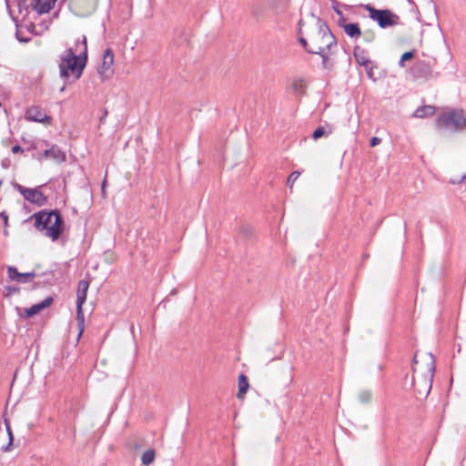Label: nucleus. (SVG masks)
<instances>
[{
	"label": "nucleus",
	"instance_id": "ddd939ff",
	"mask_svg": "<svg viewBox=\"0 0 466 466\" xmlns=\"http://www.w3.org/2000/svg\"><path fill=\"white\" fill-rule=\"evenodd\" d=\"M43 155L46 158L52 159L58 164L66 159V153L56 145H53L49 149L45 150Z\"/></svg>",
	"mask_w": 466,
	"mask_h": 466
},
{
	"label": "nucleus",
	"instance_id": "423d86ee",
	"mask_svg": "<svg viewBox=\"0 0 466 466\" xmlns=\"http://www.w3.org/2000/svg\"><path fill=\"white\" fill-rule=\"evenodd\" d=\"M363 7L369 12V16L376 21L380 28L393 26L399 24V15L393 14L389 9L379 10L370 5H365Z\"/></svg>",
	"mask_w": 466,
	"mask_h": 466
},
{
	"label": "nucleus",
	"instance_id": "2f4dec72",
	"mask_svg": "<svg viewBox=\"0 0 466 466\" xmlns=\"http://www.w3.org/2000/svg\"><path fill=\"white\" fill-rule=\"evenodd\" d=\"M465 180H466V174L463 175L460 179H454V178L451 179L450 183H451V184H461V183H462Z\"/></svg>",
	"mask_w": 466,
	"mask_h": 466
},
{
	"label": "nucleus",
	"instance_id": "6ab92c4d",
	"mask_svg": "<svg viewBox=\"0 0 466 466\" xmlns=\"http://www.w3.org/2000/svg\"><path fill=\"white\" fill-rule=\"evenodd\" d=\"M435 107L433 106H419L413 113V116L423 118L434 115Z\"/></svg>",
	"mask_w": 466,
	"mask_h": 466
},
{
	"label": "nucleus",
	"instance_id": "f3484780",
	"mask_svg": "<svg viewBox=\"0 0 466 466\" xmlns=\"http://www.w3.org/2000/svg\"><path fill=\"white\" fill-rule=\"evenodd\" d=\"M238 393L237 397L238 399H242L244 397V394L247 392V390L249 388L248 380L246 375L240 374L238 378Z\"/></svg>",
	"mask_w": 466,
	"mask_h": 466
},
{
	"label": "nucleus",
	"instance_id": "f257e3e1",
	"mask_svg": "<svg viewBox=\"0 0 466 466\" xmlns=\"http://www.w3.org/2000/svg\"><path fill=\"white\" fill-rule=\"evenodd\" d=\"M307 37L308 39L300 36L299 42L308 53L320 56L325 66L329 52L332 46H337L336 38L329 27L323 20L318 17L314 25L309 28Z\"/></svg>",
	"mask_w": 466,
	"mask_h": 466
},
{
	"label": "nucleus",
	"instance_id": "9d476101",
	"mask_svg": "<svg viewBox=\"0 0 466 466\" xmlns=\"http://www.w3.org/2000/svg\"><path fill=\"white\" fill-rule=\"evenodd\" d=\"M25 117L28 121L43 124L51 123V117L48 116L45 110L38 106H32L31 107H29L25 114Z\"/></svg>",
	"mask_w": 466,
	"mask_h": 466
},
{
	"label": "nucleus",
	"instance_id": "412c9836",
	"mask_svg": "<svg viewBox=\"0 0 466 466\" xmlns=\"http://www.w3.org/2000/svg\"><path fill=\"white\" fill-rule=\"evenodd\" d=\"M354 56L356 61L360 65L368 67L370 64V59L364 55V51L361 50L359 46L354 48Z\"/></svg>",
	"mask_w": 466,
	"mask_h": 466
},
{
	"label": "nucleus",
	"instance_id": "4be33fe9",
	"mask_svg": "<svg viewBox=\"0 0 466 466\" xmlns=\"http://www.w3.org/2000/svg\"><path fill=\"white\" fill-rule=\"evenodd\" d=\"M7 415H8L7 414V410H5L4 414H3V418H4V423L5 425L6 431H7L8 437H9V442H8V444L6 446L2 448V450L4 451H8L10 450V446L12 445V442H13V440H14L12 430H11V427H10V423H9V420L7 419Z\"/></svg>",
	"mask_w": 466,
	"mask_h": 466
},
{
	"label": "nucleus",
	"instance_id": "f704fd0d",
	"mask_svg": "<svg viewBox=\"0 0 466 466\" xmlns=\"http://www.w3.org/2000/svg\"><path fill=\"white\" fill-rule=\"evenodd\" d=\"M107 116V110L104 109L102 116L99 118L100 123H104Z\"/></svg>",
	"mask_w": 466,
	"mask_h": 466
},
{
	"label": "nucleus",
	"instance_id": "20e7f679",
	"mask_svg": "<svg viewBox=\"0 0 466 466\" xmlns=\"http://www.w3.org/2000/svg\"><path fill=\"white\" fill-rule=\"evenodd\" d=\"M31 218L35 220V228L52 241H56L65 230V220L58 209H42Z\"/></svg>",
	"mask_w": 466,
	"mask_h": 466
},
{
	"label": "nucleus",
	"instance_id": "7c9ffc66",
	"mask_svg": "<svg viewBox=\"0 0 466 466\" xmlns=\"http://www.w3.org/2000/svg\"><path fill=\"white\" fill-rule=\"evenodd\" d=\"M348 25L346 17L344 15L339 16L338 25L339 27L343 28V25Z\"/></svg>",
	"mask_w": 466,
	"mask_h": 466
},
{
	"label": "nucleus",
	"instance_id": "4468645a",
	"mask_svg": "<svg viewBox=\"0 0 466 466\" xmlns=\"http://www.w3.org/2000/svg\"><path fill=\"white\" fill-rule=\"evenodd\" d=\"M52 302H53V298L47 297L40 303L34 304L33 306H31L30 308L25 309V317L31 318V317L38 314L41 310L49 307L52 304Z\"/></svg>",
	"mask_w": 466,
	"mask_h": 466
},
{
	"label": "nucleus",
	"instance_id": "f03ea898",
	"mask_svg": "<svg viewBox=\"0 0 466 466\" xmlns=\"http://www.w3.org/2000/svg\"><path fill=\"white\" fill-rule=\"evenodd\" d=\"M419 354L413 356V375L411 379V387L413 388L416 398L421 400L426 398L432 386V380L435 372V359L431 353L424 354L425 367H419Z\"/></svg>",
	"mask_w": 466,
	"mask_h": 466
},
{
	"label": "nucleus",
	"instance_id": "72a5a7b5",
	"mask_svg": "<svg viewBox=\"0 0 466 466\" xmlns=\"http://www.w3.org/2000/svg\"><path fill=\"white\" fill-rule=\"evenodd\" d=\"M304 25V22L302 19H300L299 21V29H298V35L300 36H303V32H302V25Z\"/></svg>",
	"mask_w": 466,
	"mask_h": 466
},
{
	"label": "nucleus",
	"instance_id": "bb28decb",
	"mask_svg": "<svg viewBox=\"0 0 466 466\" xmlns=\"http://www.w3.org/2000/svg\"><path fill=\"white\" fill-rule=\"evenodd\" d=\"M363 39L367 43H371L375 39V33L373 31H365L363 33Z\"/></svg>",
	"mask_w": 466,
	"mask_h": 466
},
{
	"label": "nucleus",
	"instance_id": "e433bc0d",
	"mask_svg": "<svg viewBox=\"0 0 466 466\" xmlns=\"http://www.w3.org/2000/svg\"><path fill=\"white\" fill-rule=\"evenodd\" d=\"M334 12L338 15V16L343 15L342 12L339 9L338 6L333 5Z\"/></svg>",
	"mask_w": 466,
	"mask_h": 466
},
{
	"label": "nucleus",
	"instance_id": "dca6fc26",
	"mask_svg": "<svg viewBox=\"0 0 466 466\" xmlns=\"http://www.w3.org/2000/svg\"><path fill=\"white\" fill-rule=\"evenodd\" d=\"M55 5V0H35L34 10L39 14L48 13Z\"/></svg>",
	"mask_w": 466,
	"mask_h": 466
},
{
	"label": "nucleus",
	"instance_id": "58836bf2",
	"mask_svg": "<svg viewBox=\"0 0 466 466\" xmlns=\"http://www.w3.org/2000/svg\"><path fill=\"white\" fill-rule=\"evenodd\" d=\"M368 75L370 77L372 76V69L371 68H370V70L368 71Z\"/></svg>",
	"mask_w": 466,
	"mask_h": 466
},
{
	"label": "nucleus",
	"instance_id": "39448f33",
	"mask_svg": "<svg viewBox=\"0 0 466 466\" xmlns=\"http://www.w3.org/2000/svg\"><path fill=\"white\" fill-rule=\"evenodd\" d=\"M436 126L439 128L461 131L466 128V116L461 109H452L441 114L436 119Z\"/></svg>",
	"mask_w": 466,
	"mask_h": 466
},
{
	"label": "nucleus",
	"instance_id": "1a4fd4ad",
	"mask_svg": "<svg viewBox=\"0 0 466 466\" xmlns=\"http://www.w3.org/2000/svg\"><path fill=\"white\" fill-rule=\"evenodd\" d=\"M114 54L110 48L103 54L102 63L97 68V73L102 82L108 80L114 74Z\"/></svg>",
	"mask_w": 466,
	"mask_h": 466
},
{
	"label": "nucleus",
	"instance_id": "c9c22d12",
	"mask_svg": "<svg viewBox=\"0 0 466 466\" xmlns=\"http://www.w3.org/2000/svg\"><path fill=\"white\" fill-rule=\"evenodd\" d=\"M20 151H22V147L19 145H15L12 147V152L15 154Z\"/></svg>",
	"mask_w": 466,
	"mask_h": 466
},
{
	"label": "nucleus",
	"instance_id": "9b49d317",
	"mask_svg": "<svg viewBox=\"0 0 466 466\" xmlns=\"http://www.w3.org/2000/svg\"><path fill=\"white\" fill-rule=\"evenodd\" d=\"M6 270L8 279L17 283H28L37 276L35 270L26 273H19L17 268L14 266H7Z\"/></svg>",
	"mask_w": 466,
	"mask_h": 466
},
{
	"label": "nucleus",
	"instance_id": "473e14b6",
	"mask_svg": "<svg viewBox=\"0 0 466 466\" xmlns=\"http://www.w3.org/2000/svg\"><path fill=\"white\" fill-rule=\"evenodd\" d=\"M0 218L3 219L5 226L8 225V215L3 211L0 213Z\"/></svg>",
	"mask_w": 466,
	"mask_h": 466
},
{
	"label": "nucleus",
	"instance_id": "2eb2a0df",
	"mask_svg": "<svg viewBox=\"0 0 466 466\" xmlns=\"http://www.w3.org/2000/svg\"><path fill=\"white\" fill-rule=\"evenodd\" d=\"M431 70L430 66L423 61L416 63L412 67V74L416 78H427L431 76Z\"/></svg>",
	"mask_w": 466,
	"mask_h": 466
},
{
	"label": "nucleus",
	"instance_id": "b1692460",
	"mask_svg": "<svg viewBox=\"0 0 466 466\" xmlns=\"http://www.w3.org/2000/svg\"><path fill=\"white\" fill-rule=\"evenodd\" d=\"M371 392L367 390H360L359 393V400L361 404H368L369 401L371 400Z\"/></svg>",
	"mask_w": 466,
	"mask_h": 466
},
{
	"label": "nucleus",
	"instance_id": "5701e85b",
	"mask_svg": "<svg viewBox=\"0 0 466 466\" xmlns=\"http://www.w3.org/2000/svg\"><path fill=\"white\" fill-rule=\"evenodd\" d=\"M154 460H155V451L152 449L146 451L143 453L142 458H141L142 463L147 466L150 465L154 461Z\"/></svg>",
	"mask_w": 466,
	"mask_h": 466
},
{
	"label": "nucleus",
	"instance_id": "cd10ccee",
	"mask_svg": "<svg viewBox=\"0 0 466 466\" xmlns=\"http://www.w3.org/2000/svg\"><path fill=\"white\" fill-rule=\"evenodd\" d=\"M20 291V289L15 286H8L5 288V296L9 297L13 294H16Z\"/></svg>",
	"mask_w": 466,
	"mask_h": 466
},
{
	"label": "nucleus",
	"instance_id": "7ed1b4c3",
	"mask_svg": "<svg viewBox=\"0 0 466 466\" xmlns=\"http://www.w3.org/2000/svg\"><path fill=\"white\" fill-rule=\"evenodd\" d=\"M76 50L79 55H76L72 47L66 50L60 57L59 72L62 78L69 77L70 74L75 79H79L87 61V44L86 37L83 36L81 42L76 43Z\"/></svg>",
	"mask_w": 466,
	"mask_h": 466
},
{
	"label": "nucleus",
	"instance_id": "6e6552de",
	"mask_svg": "<svg viewBox=\"0 0 466 466\" xmlns=\"http://www.w3.org/2000/svg\"><path fill=\"white\" fill-rule=\"evenodd\" d=\"M88 288H89V282L87 280L81 279L78 282L77 291H76V315H77V319H78L79 326H80V331H79L78 337H80L82 335L83 329H84V328H83L84 315H83V311H82V306L86 300Z\"/></svg>",
	"mask_w": 466,
	"mask_h": 466
},
{
	"label": "nucleus",
	"instance_id": "c756f323",
	"mask_svg": "<svg viewBox=\"0 0 466 466\" xmlns=\"http://www.w3.org/2000/svg\"><path fill=\"white\" fill-rule=\"evenodd\" d=\"M380 142H381V139L380 137H371V139L370 141V147H376L379 144H380Z\"/></svg>",
	"mask_w": 466,
	"mask_h": 466
},
{
	"label": "nucleus",
	"instance_id": "c85d7f7f",
	"mask_svg": "<svg viewBox=\"0 0 466 466\" xmlns=\"http://www.w3.org/2000/svg\"><path fill=\"white\" fill-rule=\"evenodd\" d=\"M292 88L296 91V92H302L303 91V81L302 80H299V81H295L293 82L292 84Z\"/></svg>",
	"mask_w": 466,
	"mask_h": 466
},
{
	"label": "nucleus",
	"instance_id": "393cba45",
	"mask_svg": "<svg viewBox=\"0 0 466 466\" xmlns=\"http://www.w3.org/2000/svg\"><path fill=\"white\" fill-rule=\"evenodd\" d=\"M414 56V52L413 51H408V52H405L404 54H402V56H400V59L399 61V66L400 67H404V63L405 61L407 60H410L411 59L412 57Z\"/></svg>",
	"mask_w": 466,
	"mask_h": 466
},
{
	"label": "nucleus",
	"instance_id": "0eeeda50",
	"mask_svg": "<svg viewBox=\"0 0 466 466\" xmlns=\"http://www.w3.org/2000/svg\"><path fill=\"white\" fill-rule=\"evenodd\" d=\"M14 187L24 197L26 201L35 204L37 207L45 206L47 202V198L41 190L43 186L29 188L15 183Z\"/></svg>",
	"mask_w": 466,
	"mask_h": 466
},
{
	"label": "nucleus",
	"instance_id": "f8f14e48",
	"mask_svg": "<svg viewBox=\"0 0 466 466\" xmlns=\"http://www.w3.org/2000/svg\"><path fill=\"white\" fill-rule=\"evenodd\" d=\"M97 0H74V7L78 15L86 16L96 7Z\"/></svg>",
	"mask_w": 466,
	"mask_h": 466
},
{
	"label": "nucleus",
	"instance_id": "4c0bfd02",
	"mask_svg": "<svg viewBox=\"0 0 466 466\" xmlns=\"http://www.w3.org/2000/svg\"><path fill=\"white\" fill-rule=\"evenodd\" d=\"M16 38L18 39L19 42H23V43H26L28 41L27 38H22L19 36V34H18V31L16 32Z\"/></svg>",
	"mask_w": 466,
	"mask_h": 466
},
{
	"label": "nucleus",
	"instance_id": "a878e982",
	"mask_svg": "<svg viewBox=\"0 0 466 466\" xmlns=\"http://www.w3.org/2000/svg\"><path fill=\"white\" fill-rule=\"evenodd\" d=\"M300 172L299 171H293L288 177L287 185L289 187V188H292L294 182L299 177Z\"/></svg>",
	"mask_w": 466,
	"mask_h": 466
},
{
	"label": "nucleus",
	"instance_id": "aec40b11",
	"mask_svg": "<svg viewBox=\"0 0 466 466\" xmlns=\"http://www.w3.org/2000/svg\"><path fill=\"white\" fill-rule=\"evenodd\" d=\"M331 133H332V127L330 126H329V125L320 126L314 130V132L312 134V138L314 140H318L319 138H320L322 137H328Z\"/></svg>",
	"mask_w": 466,
	"mask_h": 466
},
{
	"label": "nucleus",
	"instance_id": "a211bd4d",
	"mask_svg": "<svg viewBox=\"0 0 466 466\" xmlns=\"http://www.w3.org/2000/svg\"><path fill=\"white\" fill-rule=\"evenodd\" d=\"M343 30L350 38H358L361 35V30L357 23L343 25Z\"/></svg>",
	"mask_w": 466,
	"mask_h": 466
}]
</instances>
